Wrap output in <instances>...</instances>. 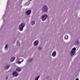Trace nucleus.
I'll return each instance as SVG.
<instances>
[{
	"instance_id": "412c9836",
	"label": "nucleus",
	"mask_w": 80,
	"mask_h": 80,
	"mask_svg": "<svg viewBox=\"0 0 80 80\" xmlns=\"http://www.w3.org/2000/svg\"><path fill=\"white\" fill-rule=\"evenodd\" d=\"M79 79H78V78H77L76 80H79Z\"/></svg>"
},
{
	"instance_id": "9b49d317",
	"label": "nucleus",
	"mask_w": 80,
	"mask_h": 80,
	"mask_svg": "<svg viewBox=\"0 0 80 80\" xmlns=\"http://www.w3.org/2000/svg\"><path fill=\"white\" fill-rule=\"evenodd\" d=\"M16 70L18 72H20L21 71V68H18L16 69Z\"/></svg>"
},
{
	"instance_id": "1a4fd4ad",
	"label": "nucleus",
	"mask_w": 80,
	"mask_h": 80,
	"mask_svg": "<svg viewBox=\"0 0 80 80\" xmlns=\"http://www.w3.org/2000/svg\"><path fill=\"white\" fill-rule=\"evenodd\" d=\"M15 57H13L12 58H11V62H13L14 60H15Z\"/></svg>"
},
{
	"instance_id": "4be33fe9",
	"label": "nucleus",
	"mask_w": 80,
	"mask_h": 80,
	"mask_svg": "<svg viewBox=\"0 0 80 80\" xmlns=\"http://www.w3.org/2000/svg\"><path fill=\"white\" fill-rule=\"evenodd\" d=\"M6 79H8V77H6Z\"/></svg>"
},
{
	"instance_id": "4468645a",
	"label": "nucleus",
	"mask_w": 80,
	"mask_h": 80,
	"mask_svg": "<svg viewBox=\"0 0 80 80\" xmlns=\"http://www.w3.org/2000/svg\"><path fill=\"white\" fill-rule=\"evenodd\" d=\"M21 60H22V62H23V59H21ZM21 62H18V63H19V64H20V63H22Z\"/></svg>"
},
{
	"instance_id": "6ab92c4d",
	"label": "nucleus",
	"mask_w": 80,
	"mask_h": 80,
	"mask_svg": "<svg viewBox=\"0 0 80 80\" xmlns=\"http://www.w3.org/2000/svg\"><path fill=\"white\" fill-rule=\"evenodd\" d=\"M41 49H42V48L41 47H39L38 48V50H41Z\"/></svg>"
},
{
	"instance_id": "f8f14e48",
	"label": "nucleus",
	"mask_w": 80,
	"mask_h": 80,
	"mask_svg": "<svg viewBox=\"0 0 80 80\" xmlns=\"http://www.w3.org/2000/svg\"><path fill=\"white\" fill-rule=\"evenodd\" d=\"M39 78H40V76H38L35 78V80H38Z\"/></svg>"
},
{
	"instance_id": "a211bd4d",
	"label": "nucleus",
	"mask_w": 80,
	"mask_h": 80,
	"mask_svg": "<svg viewBox=\"0 0 80 80\" xmlns=\"http://www.w3.org/2000/svg\"><path fill=\"white\" fill-rule=\"evenodd\" d=\"M7 47H8V45L7 44L5 47V48H7Z\"/></svg>"
},
{
	"instance_id": "aec40b11",
	"label": "nucleus",
	"mask_w": 80,
	"mask_h": 80,
	"mask_svg": "<svg viewBox=\"0 0 80 80\" xmlns=\"http://www.w3.org/2000/svg\"><path fill=\"white\" fill-rule=\"evenodd\" d=\"M32 60H33V59H31L30 60V62H32Z\"/></svg>"
},
{
	"instance_id": "6e6552de",
	"label": "nucleus",
	"mask_w": 80,
	"mask_h": 80,
	"mask_svg": "<svg viewBox=\"0 0 80 80\" xmlns=\"http://www.w3.org/2000/svg\"><path fill=\"white\" fill-rule=\"evenodd\" d=\"M38 41H35V42L34 43V45H35L36 46L37 45H38Z\"/></svg>"
},
{
	"instance_id": "39448f33",
	"label": "nucleus",
	"mask_w": 80,
	"mask_h": 80,
	"mask_svg": "<svg viewBox=\"0 0 80 80\" xmlns=\"http://www.w3.org/2000/svg\"><path fill=\"white\" fill-rule=\"evenodd\" d=\"M31 12H32V11H31V10H28L26 12V13L27 15H30V14L31 13Z\"/></svg>"
},
{
	"instance_id": "9d476101",
	"label": "nucleus",
	"mask_w": 80,
	"mask_h": 80,
	"mask_svg": "<svg viewBox=\"0 0 80 80\" xmlns=\"http://www.w3.org/2000/svg\"><path fill=\"white\" fill-rule=\"evenodd\" d=\"M10 68V65H8L6 66L5 67V70H7V69H8V68Z\"/></svg>"
},
{
	"instance_id": "423d86ee",
	"label": "nucleus",
	"mask_w": 80,
	"mask_h": 80,
	"mask_svg": "<svg viewBox=\"0 0 80 80\" xmlns=\"http://www.w3.org/2000/svg\"><path fill=\"white\" fill-rule=\"evenodd\" d=\"M75 53V52H74L73 51H71L70 52V54L71 56L74 55Z\"/></svg>"
},
{
	"instance_id": "2eb2a0df",
	"label": "nucleus",
	"mask_w": 80,
	"mask_h": 80,
	"mask_svg": "<svg viewBox=\"0 0 80 80\" xmlns=\"http://www.w3.org/2000/svg\"><path fill=\"white\" fill-rule=\"evenodd\" d=\"M35 21H32L31 22V24L32 25H34V24H35Z\"/></svg>"
},
{
	"instance_id": "dca6fc26",
	"label": "nucleus",
	"mask_w": 80,
	"mask_h": 80,
	"mask_svg": "<svg viewBox=\"0 0 80 80\" xmlns=\"http://www.w3.org/2000/svg\"><path fill=\"white\" fill-rule=\"evenodd\" d=\"M17 46H19L20 45V43H19V42H18V41L17 42Z\"/></svg>"
},
{
	"instance_id": "ddd939ff",
	"label": "nucleus",
	"mask_w": 80,
	"mask_h": 80,
	"mask_svg": "<svg viewBox=\"0 0 80 80\" xmlns=\"http://www.w3.org/2000/svg\"><path fill=\"white\" fill-rule=\"evenodd\" d=\"M75 50H76V48H72V51H73L74 52H75Z\"/></svg>"
},
{
	"instance_id": "7ed1b4c3",
	"label": "nucleus",
	"mask_w": 80,
	"mask_h": 80,
	"mask_svg": "<svg viewBox=\"0 0 80 80\" xmlns=\"http://www.w3.org/2000/svg\"><path fill=\"white\" fill-rule=\"evenodd\" d=\"M48 16L47 15L44 14L42 16V21H44L47 19V18Z\"/></svg>"
},
{
	"instance_id": "20e7f679",
	"label": "nucleus",
	"mask_w": 80,
	"mask_h": 80,
	"mask_svg": "<svg viewBox=\"0 0 80 80\" xmlns=\"http://www.w3.org/2000/svg\"><path fill=\"white\" fill-rule=\"evenodd\" d=\"M12 76H13V77H17L18 76V73L16 71L12 73Z\"/></svg>"
},
{
	"instance_id": "0eeeda50",
	"label": "nucleus",
	"mask_w": 80,
	"mask_h": 80,
	"mask_svg": "<svg viewBox=\"0 0 80 80\" xmlns=\"http://www.w3.org/2000/svg\"><path fill=\"white\" fill-rule=\"evenodd\" d=\"M56 54H57V52H56V51H54L52 52V55L53 57H55L56 55Z\"/></svg>"
},
{
	"instance_id": "f257e3e1",
	"label": "nucleus",
	"mask_w": 80,
	"mask_h": 80,
	"mask_svg": "<svg viewBox=\"0 0 80 80\" xmlns=\"http://www.w3.org/2000/svg\"><path fill=\"white\" fill-rule=\"evenodd\" d=\"M25 24L24 23H22L19 26V28L21 31H22L23 28L25 27Z\"/></svg>"
},
{
	"instance_id": "5701e85b",
	"label": "nucleus",
	"mask_w": 80,
	"mask_h": 80,
	"mask_svg": "<svg viewBox=\"0 0 80 80\" xmlns=\"http://www.w3.org/2000/svg\"><path fill=\"white\" fill-rule=\"evenodd\" d=\"M30 1H32V0H30Z\"/></svg>"
},
{
	"instance_id": "f03ea898",
	"label": "nucleus",
	"mask_w": 80,
	"mask_h": 80,
	"mask_svg": "<svg viewBox=\"0 0 80 80\" xmlns=\"http://www.w3.org/2000/svg\"><path fill=\"white\" fill-rule=\"evenodd\" d=\"M48 10V7L47 6H44L42 9V10L43 12H46Z\"/></svg>"
},
{
	"instance_id": "f3484780",
	"label": "nucleus",
	"mask_w": 80,
	"mask_h": 80,
	"mask_svg": "<svg viewBox=\"0 0 80 80\" xmlns=\"http://www.w3.org/2000/svg\"><path fill=\"white\" fill-rule=\"evenodd\" d=\"M68 36H66L65 37V39H66V40H67V39H68Z\"/></svg>"
}]
</instances>
